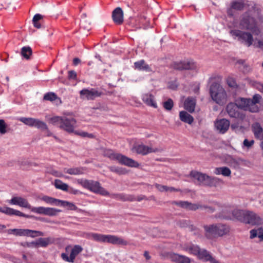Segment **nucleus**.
Wrapping results in <instances>:
<instances>
[{
  "label": "nucleus",
  "mask_w": 263,
  "mask_h": 263,
  "mask_svg": "<svg viewBox=\"0 0 263 263\" xmlns=\"http://www.w3.org/2000/svg\"><path fill=\"white\" fill-rule=\"evenodd\" d=\"M91 238L98 242L109 243L114 245L127 246L128 242L123 238L112 235H104L98 233H91Z\"/></svg>",
  "instance_id": "8"
},
{
  "label": "nucleus",
  "mask_w": 263,
  "mask_h": 263,
  "mask_svg": "<svg viewBox=\"0 0 263 263\" xmlns=\"http://www.w3.org/2000/svg\"><path fill=\"white\" fill-rule=\"evenodd\" d=\"M179 118L181 121L191 124L194 121V118L185 111L179 112Z\"/></svg>",
  "instance_id": "28"
},
{
  "label": "nucleus",
  "mask_w": 263,
  "mask_h": 263,
  "mask_svg": "<svg viewBox=\"0 0 263 263\" xmlns=\"http://www.w3.org/2000/svg\"><path fill=\"white\" fill-rule=\"evenodd\" d=\"M83 250V248L79 245H75L72 249L70 255L71 257V259L74 261L76 256L80 253Z\"/></svg>",
  "instance_id": "39"
},
{
  "label": "nucleus",
  "mask_w": 263,
  "mask_h": 263,
  "mask_svg": "<svg viewBox=\"0 0 263 263\" xmlns=\"http://www.w3.org/2000/svg\"><path fill=\"white\" fill-rule=\"evenodd\" d=\"M135 199H136V200L135 201H142V200H144V199H146V197L145 196H143V195H141V196H138L137 198H136L135 197Z\"/></svg>",
  "instance_id": "61"
},
{
  "label": "nucleus",
  "mask_w": 263,
  "mask_h": 263,
  "mask_svg": "<svg viewBox=\"0 0 263 263\" xmlns=\"http://www.w3.org/2000/svg\"><path fill=\"white\" fill-rule=\"evenodd\" d=\"M104 156L111 160L117 161L122 165L135 168L139 166V164L138 162L121 154L115 153L111 149L106 150L104 152Z\"/></svg>",
  "instance_id": "7"
},
{
  "label": "nucleus",
  "mask_w": 263,
  "mask_h": 263,
  "mask_svg": "<svg viewBox=\"0 0 263 263\" xmlns=\"http://www.w3.org/2000/svg\"><path fill=\"white\" fill-rule=\"evenodd\" d=\"M10 130V128L8 126L5 121L3 119H0V134L4 135Z\"/></svg>",
  "instance_id": "41"
},
{
  "label": "nucleus",
  "mask_w": 263,
  "mask_h": 263,
  "mask_svg": "<svg viewBox=\"0 0 263 263\" xmlns=\"http://www.w3.org/2000/svg\"><path fill=\"white\" fill-rule=\"evenodd\" d=\"M58 98L55 93L54 92H48L44 96V100L53 101L57 99Z\"/></svg>",
  "instance_id": "45"
},
{
  "label": "nucleus",
  "mask_w": 263,
  "mask_h": 263,
  "mask_svg": "<svg viewBox=\"0 0 263 263\" xmlns=\"http://www.w3.org/2000/svg\"><path fill=\"white\" fill-rule=\"evenodd\" d=\"M230 125V121L226 119L217 120L215 122V126L217 130L220 134L226 133L229 128Z\"/></svg>",
  "instance_id": "18"
},
{
  "label": "nucleus",
  "mask_w": 263,
  "mask_h": 263,
  "mask_svg": "<svg viewBox=\"0 0 263 263\" xmlns=\"http://www.w3.org/2000/svg\"><path fill=\"white\" fill-rule=\"evenodd\" d=\"M183 249L190 254L197 256L201 248L198 245L189 244L185 245L183 247Z\"/></svg>",
  "instance_id": "27"
},
{
  "label": "nucleus",
  "mask_w": 263,
  "mask_h": 263,
  "mask_svg": "<svg viewBox=\"0 0 263 263\" xmlns=\"http://www.w3.org/2000/svg\"><path fill=\"white\" fill-rule=\"evenodd\" d=\"M54 240L51 237L47 238H40L36 241L37 247H46L49 244H51L53 242Z\"/></svg>",
  "instance_id": "29"
},
{
  "label": "nucleus",
  "mask_w": 263,
  "mask_h": 263,
  "mask_svg": "<svg viewBox=\"0 0 263 263\" xmlns=\"http://www.w3.org/2000/svg\"><path fill=\"white\" fill-rule=\"evenodd\" d=\"M235 213L237 215V220L245 223L255 226L263 223L262 218L253 212L241 210L236 211Z\"/></svg>",
  "instance_id": "6"
},
{
  "label": "nucleus",
  "mask_w": 263,
  "mask_h": 263,
  "mask_svg": "<svg viewBox=\"0 0 263 263\" xmlns=\"http://www.w3.org/2000/svg\"><path fill=\"white\" fill-rule=\"evenodd\" d=\"M81 62V60L79 58H75L73 59V64L74 65V66H77V65H78Z\"/></svg>",
  "instance_id": "60"
},
{
  "label": "nucleus",
  "mask_w": 263,
  "mask_h": 263,
  "mask_svg": "<svg viewBox=\"0 0 263 263\" xmlns=\"http://www.w3.org/2000/svg\"><path fill=\"white\" fill-rule=\"evenodd\" d=\"M50 122L69 133L75 132L77 120L72 117L55 116L50 119Z\"/></svg>",
  "instance_id": "5"
},
{
  "label": "nucleus",
  "mask_w": 263,
  "mask_h": 263,
  "mask_svg": "<svg viewBox=\"0 0 263 263\" xmlns=\"http://www.w3.org/2000/svg\"><path fill=\"white\" fill-rule=\"evenodd\" d=\"M23 246L24 247H28V248H31V247L37 248V244H36V241H32V242H25L24 243V245H23Z\"/></svg>",
  "instance_id": "53"
},
{
  "label": "nucleus",
  "mask_w": 263,
  "mask_h": 263,
  "mask_svg": "<svg viewBox=\"0 0 263 263\" xmlns=\"http://www.w3.org/2000/svg\"><path fill=\"white\" fill-rule=\"evenodd\" d=\"M190 176L197 180L199 184L206 186L210 176L197 171H192Z\"/></svg>",
  "instance_id": "19"
},
{
  "label": "nucleus",
  "mask_w": 263,
  "mask_h": 263,
  "mask_svg": "<svg viewBox=\"0 0 263 263\" xmlns=\"http://www.w3.org/2000/svg\"><path fill=\"white\" fill-rule=\"evenodd\" d=\"M236 211H241L239 209L232 210L230 206L224 207L221 212H220L217 217L226 220H234L236 219L237 220V215L235 214Z\"/></svg>",
  "instance_id": "14"
},
{
  "label": "nucleus",
  "mask_w": 263,
  "mask_h": 263,
  "mask_svg": "<svg viewBox=\"0 0 263 263\" xmlns=\"http://www.w3.org/2000/svg\"><path fill=\"white\" fill-rule=\"evenodd\" d=\"M231 8L236 10H242L245 6L243 0H237L231 3Z\"/></svg>",
  "instance_id": "35"
},
{
  "label": "nucleus",
  "mask_w": 263,
  "mask_h": 263,
  "mask_svg": "<svg viewBox=\"0 0 263 263\" xmlns=\"http://www.w3.org/2000/svg\"><path fill=\"white\" fill-rule=\"evenodd\" d=\"M226 82L228 85L231 88H237L238 86L235 79L231 77L227 78Z\"/></svg>",
  "instance_id": "46"
},
{
  "label": "nucleus",
  "mask_w": 263,
  "mask_h": 263,
  "mask_svg": "<svg viewBox=\"0 0 263 263\" xmlns=\"http://www.w3.org/2000/svg\"><path fill=\"white\" fill-rule=\"evenodd\" d=\"M173 204L182 208H184L187 210V205L189 204L188 201H173Z\"/></svg>",
  "instance_id": "48"
},
{
  "label": "nucleus",
  "mask_w": 263,
  "mask_h": 263,
  "mask_svg": "<svg viewBox=\"0 0 263 263\" xmlns=\"http://www.w3.org/2000/svg\"><path fill=\"white\" fill-rule=\"evenodd\" d=\"M64 172L70 175H78L84 173L83 168L82 167H75L70 168H64Z\"/></svg>",
  "instance_id": "34"
},
{
  "label": "nucleus",
  "mask_w": 263,
  "mask_h": 263,
  "mask_svg": "<svg viewBox=\"0 0 263 263\" xmlns=\"http://www.w3.org/2000/svg\"><path fill=\"white\" fill-rule=\"evenodd\" d=\"M204 229L207 235L214 237H222L228 234L230 231L229 225L221 223L206 225L204 226Z\"/></svg>",
  "instance_id": "9"
},
{
  "label": "nucleus",
  "mask_w": 263,
  "mask_h": 263,
  "mask_svg": "<svg viewBox=\"0 0 263 263\" xmlns=\"http://www.w3.org/2000/svg\"><path fill=\"white\" fill-rule=\"evenodd\" d=\"M112 18L114 22L117 25H121L123 23V11L120 7H117L113 10Z\"/></svg>",
  "instance_id": "21"
},
{
  "label": "nucleus",
  "mask_w": 263,
  "mask_h": 263,
  "mask_svg": "<svg viewBox=\"0 0 263 263\" xmlns=\"http://www.w3.org/2000/svg\"><path fill=\"white\" fill-rule=\"evenodd\" d=\"M43 16L40 14H36L34 15L32 22H39L40 20H42Z\"/></svg>",
  "instance_id": "55"
},
{
  "label": "nucleus",
  "mask_w": 263,
  "mask_h": 263,
  "mask_svg": "<svg viewBox=\"0 0 263 263\" xmlns=\"http://www.w3.org/2000/svg\"><path fill=\"white\" fill-rule=\"evenodd\" d=\"M163 107L167 110H171L174 106V102L172 99L169 98L163 103Z\"/></svg>",
  "instance_id": "44"
},
{
  "label": "nucleus",
  "mask_w": 263,
  "mask_h": 263,
  "mask_svg": "<svg viewBox=\"0 0 263 263\" xmlns=\"http://www.w3.org/2000/svg\"><path fill=\"white\" fill-rule=\"evenodd\" d=\"M258 237L260 241L263 240V228L253 229L250 231V238H253Z\"/></svg>",
  "instance_id": "33"
},
{
  "label": "nucleus",
  "mask_w": 263,
  "mask_h": 263,
  "mask_svg": "<svg viewBox=\"0 0 263 263\" xmlns=\"http://www.w3.org/2000/svg\"><path fill=\"white\" fill-rule=\"evenodd\" d=\"M135 69L139 70L144 71L146 72L153 71L151 67L145 62L144 60L135 62L134 63Z\"/></svg>",
  "instance_id": "25"
},
{
  "label": "nucleus",
  "mask_w": 263,
  "mask_h": 263,
  "mask_svg": "<svg viewBox=\"0 0 263 263\" xmlns=\"http://www.w3.org/2000/svg\"><path fill=\"white\" fill-rule=\"evenodd\" d=\"M19 120L28 126H34L39 129L48 131L46 124L38 119L32 118L21 117L19 119Z\"/></svg>",
  "instance_id": "13"
},
{
  "label": "nucleus",
  "mask_w": 263,
  "mask_h": 263,
  "mask_svg": "<svg viewBox=\"0 0 263 263\" xmlns=\"http://www.w3.org/2000/svg\"><path fill=\"white\" fill-rule=\"evenodd\" d=\"M78 182L83 187L92 192L105 196L109 195V192L102 187L100 183L98 181L87 179H80L78 180Z\"/></svg>",
  "instance_id": "11"
},
{
  "label": "nucleus",
  "mask_w": 263,
  "mask_h": 263,
  "mask_svg": "<svg viewBox=\"0 0 263 263\" xmlns=\"http://www.w3.org/2000/svg\"><path fill=\"white\" fill-rule=\"evenodd\" d=\"M53 176L57 177H62L63 176V175L62 173L58 172L55 170H52L51 171L50 173Z\"/></svg>",
  "instance_id": "56"
},
{
  "label": "nucleus",
  "mask_w": 263,
  "mask_h": 263,
  "mask_svg": "<svg viewBox=\"0 0 263 263\" xmlns=\"http://www.w3.org/2000/svg\"><path fill=\"white\" fill-rule=\"evenodd\" d=\"M34 26L36 28H40L41 27V24L39 23V22H32Z\"/></svg>",
  "instance_id": "62"
},
{
  "label": "nucleus",
  "mask_w": 263,
  "mask_h": 263,
  "mask_svg": "<svg viewBox=\"0 0 263 263\" xmlns=\"http://www.w3.org/2000/svg\"><path fill=\"white\" fill-rule=\"evenodd\" d=\"M144 256L145 257L146 260H149L151 259V256L149 255V253L148 251H145L144 252Z\"/></svg>",
  "instance_id": "63"
},
{
  "label": "nucleus",
  "mask_w": 263,
  "mask_h": 263,
  "mask_svg": "<svg viewBox=\"0 0 263 263\" xmlns=\"http://www.w3.org/2000/svg\"><path fill=\"white\" fill-rule=\"evenodd\" d=\"M230 33L234 39L237 40L238 42L248 47L253 45V34L250 32L245 31L243 30L233 29L230 31Z\"/></svg>",
  "instance_id": "10"
},
{
  "label": "nucleus",
  "mask_w": 263,
  "mask_h": 263,
  "mask_svg": "<svg viewBox=\"0 0 263 263\" xmlns=\"http://www.w3.org/2000/svg\"><path fill=\"white\" fill-rule=\"evenodd\" d=\"M132 150L133 152H136L137 154L142 155H146L148 154L156 153L158 151V148H153L144 144L136 145L134 146Z\"/></svg>",
  "instance_id": "17"
},
{
  "label": "nucleus",
  "mask_w": 263,
  "mask_h": 263,
  "mask_svg": "<svg viewBox=\"0 0 263 263\" xmlns=\"http://www.w3.org/2000/svg\"><path fill=\"white\" fill-rule=\"evenodd\" d=\"M74 134L77 135H79L82 137H88L89 138H94L95 136L92 134H89L85 132H79L76 131Z\"/></svg>",
  "instance_id": "49"
},
{
  "label": "nucleus",
  "mask_w": 263,
  "mask_h": 263,
  "mask_svg": "<svg viewBox=\"0 0 263 263\" xmlns=\"http://www.w3.org/2000/svg\"><path fill=\"white\" fill-rule=\"evenodd\" d=\"M102 92L98 91L95 88L86 89L84 88L80 92V97L82 99L88 100H93L96 98L100 97Z\"/></svg>",
  "instance_id": "15"
},
{
  "label": "nucleus",
  "mask_w": 263,
  "mask_h": 263,
  "mask_svg": "<svg viewBox=\"0 0 263 263\" xmlns=\"http://www.w3.org/2000/svg\"><path fill=\"white\" fill-rule=\"evenodd\" d=\"M214 173L216 175H222L224 176H230L231 174V171L228 167H216L215 169Z\"/></svg>",
  "instance_id": "32"
},
{
  "label": "nucleus",
  "mask_w": 263,
  "mask_h": 263,
  "mask_svg": "<svg viewBox=\"0 0 263 263\" xmlns=\"http://www.w3.org/2000/svg\"><path fill=\"white\" fill-rule=\"evenodd\" d=\"M108 196L112 198L122 201H135L136 200L134 196L123 193L109 194Z\"/></svg>",
  "instance_id": "23"
},
{
  "label": "nucleus",
  "mask_w": 263,
  "mask_h": 263,
  "mask_svg": "<svg viewBox=\"0 0 263 263\" xmlns=\"http://www.w3.org/2000/svg\"><path fill=\"white\" fill-rule=\"evenodd\" d=\"M255 47L260 48L262 51H263V41L258 40L257 42V44L256 45L254 44Z\"/></svg>",
  "instance_id": "57"
},
{
  "label": "nucleus",
  "mask_w": 263,
  "mask_h": 263,
  "mask_svg": "<svg viewBox=\"0 0 263 263\" xmlns=\"http://www.w3.org/2000/svg\"><path fill=\"white\" fill-rule=\"evenodd\" d=\"M9 234H12L16 236H30L34 238L37 236H43L44 233L42 232L23 229H13L8 231Z\"/></svg>",
  "instance_id": "12"
},
{
  "label": "nucleus",
  "mask_w": 263,
  "mask_h": 263,
  "mask_svg": "<svg viewBox=\"0 0 263 263\" xmlns=\"http://www.w3.org/2000/svg\"><path fill=\"white\" fill-rule=\"evenodd\" d=\"M167 192H181V190L179 189H176L174 187H169L167 186Z\"/></svg>",
  "instance_id": "58"
},
{
  "label": "nucleus",
  "mask_w": 263,
  "mask_h": 263,
  "mask_svg": "<svg viewBox=\"0 0 263 263\" xmlns=\"http://www.w3.org/2000/svg\"><path fill=\"white\" fill-rule=\"evenodd\" d=\"M202 209L208 210V211L210 213H213L215 211V209L213 208L206 205H202Z\"/></svg>",
  "instance_id": "59"
},
{
  "label": "nucleus",
  "mask_w": 263,
  "mask_h": 263,
  "mask_svg": "<svg viewBox=\"0 0 263 263\" xmlns=\"http://www.w3.org/2000/svg\"><path fill=\"white\" fill-rule=\"evenodd\" d=\"M261 97L259 94H255L252 99L239 98L235 100V103H229L226 107V111L231 118H239L241 115L239 108L251 112H257L259 111L257 104L260 102Z\"/></svg>",
  "instance_id": "1"
},
{
  "label": "nucleus",
  "mask_w": 263,
  "mask_h": 263,
  "mask_svg": "<svg viewBox=\"0 0 263 263\" xmlns=\"http://www.w3.org/2000/svg\"><path fill=\"white\" fill-rule=\"evenodd\" d=\"M9 203L12 205H17L20 206L28 209L31 212L49 216H55L61 212V210L49 207H32L29 203L27 200L21 197H13L9 201Z\"/></svg>",
  "instance_id": "2"
},
{
  "label": "nucleus",
  "mask_w": 263,
  "mask_h": 263,
  "mask_svg": "<svg viewBox=\"0 0 263 263\" xmlns=\"http://www.w3.org/2000/svg\"><path fill=\"white\" fill-rule=\"evenodd\" d=\"M174 69L178 70L194 69L196 68V64L192 61H183L176 62L172 64Z\"/></svg>",
  "instance_id": "16"
},
{
  "label": "nucleus",
  "mask_w": 263,
  "mask_h": 263,
  "mask_svg": "<svg viewBox=\"0 0 263 263\" xmlns=\"http://www.w3.org/2000/svg\"><path fill=\"white\" fill-rule=\"evenodd\" d=\"M172 259L178 263H190V259L189 257L177 254H173Z\"/></svg>",
  "instance_id": "31"
},
{
  "label": "nucleus",
  "mask_w": 263,
  "mask_h": 263,
  "mask_svg": "<svg viewBox=\"0 0 263 263\" xmlns=\"http://www.w3.org/2000/svg\"><path fill=\"white\" fill-rule=\"evenodd\" d=\"M212 100L220 106L224 105L228 100V95L224 88L218 83H213L209 90Z\"/></svg>",
  "instance_id": "3"
},
{
  "label": "nucleus",
  "mask_w": 263,
  "mask_h": 263,
  "mask_svg": "<svg viewBox=\"0 0 263 263\" xmlns=\"http://www.w3.org/2000/svg\"><path fill=\"white\" fill-rule=\"evenodd\" d=\"M54 186L58 189L64 191H68V185L65 183H63L61 180L55 179L54 181Z\"/></svg>",
  "instance_id": "40"
},
{
  "label": "nucleus",
  "mask_w": 263,
  "mask_h": 263,
  "mask_svg": "<svg viewBox=\"0 0 263 263\" xmlns=\"http://www.w3.org/2000/svg\"><path fill=\"white\" fill-rule=\"evenodd\" d=\"M42 200L44 201L47 203L55 205H60V200L55 199L52 197H50L48 196H44L41 198Z\"/></svg>",
  "instance_id": "37"
},
{
  "label": "nucleus",
  "mask_w": 263,
  "mask_h": 263,
  "mask_svg": "<svg viewBox=\"0 0 263 263\" xmlns=\"http://www.w3.org/2000/svg\"><path fill=\"white\" fill-rule=\"evenodd\" d=\"M155 186L157 189H158L159 191L161 192L164 191L167 192V186L156 183L155 184Z\"/></svg>",
  "instance_id": "50"
},
{
  "label": "nucleus",
  "mask_w": 263,
  "mask_h": 263,
  "mask_svg": "<svg viewBox=\"0 0 263 263\" xmlns=\"http://www.w3.org/2000/svg\"><path fill=\"white\" fill-rule=\"evenodd\" d=\"M198 259L203 261H209L211 263H220L212 257L211 253L204 249H201L197 256Z\"/></svg>",
  "instance_id": "20"
},
{
  "label": "nucleus",
  "mask_w": 263,
  "mask_h": 263,
  "mask_svg": "<svg viewBox=\"0 0 263 263\" xmlns=\"http://www.w3.org/2000/svg\"><path fill=\"white\" fill-rule=\"evenodd\" d=\"M196 105V99L193 97H188L184 101V107L190 112H193L195 110Z\"/></svg>",
  "instance_id": "26"
},
{
  "label": "nucleus",
  "mask_w": 263,
  "mask_h": 263,
  "mask_svg": "<svg viewBox=\"0 0 263 263\" xmlns=\"http://www.w3.org/2000/svg\"><path fill=\"white\" fill-rule=\"evenodd\" d=\"M254 143V141L253 140L249 141L247 139H245L243 142V146L247 147V148L251 147Z\"/></svg>",
  "instance_id": "51"
},
{
  "label": "nucleus",
  "mask_w": 263,
  "mask_h": 263,
  "mask_svg": "<svg viewBox=\"0 0 263 263\" xmlns=\"http://www.w3.org/2000/svg\"><path fill=\"white\" fill-rule=\"evenodd\" d=\"M143 102L148 106L157 108V105L155 101L154 96L151 93H145L142 97Z\"/></svg>",
  "instance_id": "24"
},
{
  "label": "nucleus",
  "mask_w": 263,
  "mask_h": 263,
  "mask_svg": "<svg viewBox=\"0 0 263 263\" xmlns=\"http://www.w3.org/2000/svg\"><path fill=\"white\" fill-rule=\"evenodd\" d=\"M61 257L64 260H65L67 262H72V263H73L74 262L73 259H71V256L70 255L69 257H68V255L65 253H62Z\"/></svg>",
  "instance_id": "52"
},
{
  "label": "nucleus",
  "mask_w": 263,
  "mask_h": 263,
  "mask_svg": "<svg viewBox=\"0 0 263 263\" xmlns=\"http://www.w3.org/2000/svg\"><path fill=\"white\" fill-rule=\"evenodd\" d=\"M109 170L110 171L119 175H125L128 173V171L125 168L119 166H111L109 167Z\"/></svg>",
  "instance_id": "36"
},
{
  "label": "nucleus",
  "mask_w": 263,
  "mask_h": 263,
  "mask_svg": "<svg viewBox=\"0 0 263 263\" xmlns=\"http://www.w3.org/2000/svg\"><path fill=\"white\" fill-rule=\"evenodd\" d=\"M71 192H72L74 194H76L78 193V191L77 190H72Z\"/></svg>",
  "instance_id": "64"
},
{
  "label": "nucleus",
  "mask_w": 263,
  "mask_h": 263,
  "mask_svg": "<svg viewBox=\"0 0 263 263\" xmlns=\"http://www.w3.org/2000/svg\"><path fill=\"white\" fill-rule=\"evenodd\" d=\"M239 28L241 30L250 31L254 35H259L261 32L255 18L249 14H243L239 21Z\"/></svg>",
  "instance_id": "4"
},
{
  "label": "nucleus",
  "mask_w": 263,
  "mask_h": 263,
  "mask_svg": "<svg viewBox=\"0 0 263 263\" xmlns=\"http://www.w3.org/2000/svg\"><path fill=\"white\" fill-rule=\"evenodd\" d=\"M252 129L256 138L261 140L263 137V129L258 124L252 126Z\"/></svg>",
  "instance_id": "30"
},
{
  "label": "nucleus",
  "mask_w": 263,
  "mask_h": 263,
  "mask_svg": "<svg viewBox=\"0 0 263 263\" xmlns=\"http://www.w3.org/2000/svg\"><path fill=\"white\" fill-rule=\"evenodd\" d=\"M22 55L26 59L32 54V49L30 47H23L21 50Z\"/></svg>",
  "instance_id": "43"
},
{
  "label": "nucleus",
  "mask_w": 263,
  "mask_h": 263,
  "mask_svg": "<svg viewBox=\"0 0 263 263\" xmlns=\"http://www.w3.org/2000/svg\"><path fill=\"white\" fill-rule=\"evenodd\" d=\"M0 212L5 213L8 215H16L20 217H23L26 218L30 217V216L26 215L20 211L14 210L9 207H1L0 206Z\"/></svg>",
  "instance_id": "22"
},
{
  "label": "nucleus",
  "mask_w": 263,
  "mask_h": 263,
  "mask_svg": "<svg viewBox=\"0 0 263 263\" xmlns=\"http://www.w3.org/2000/svg\"><path fill=\"white\" fill-rule=\"evenodd\" d=\"M68 79H76L77 74L74 70H70L68 71Z\"/></svg>",
  "instance_id": "54"
},
{
  "label": "nucleus",
  "mask_w": 263,
  "mask_h": 263,
  "mask_svg": "<svg viewBox=\"0 0 263 263\" xmlns=\"http://www.w3.org/2000/svg\"><path fill=\"white\" fill-rule=\"evenodd\" d=\"M202 209V205L199 203H192L189 202L187 210L196 211L197 209Z\"/></svg>",
  "instance_id": "47"
},
{
  "label": "nucleus",
  "mask_w": 263,
  "mask_h": 263,
  "mask_svg": "<svg viewBox=\"0 0 263 263\" xmlns=\"http://www.w3.org/2000/svg\"><path fill=\"white\" fill-rule=\"evenodd\" d=\"M60 205L63 207H67L68 210H76L77 207L72 202L60 200Z\"/></svg>",
  "instance_id": "42"
},
{
  "label": "nucleus",
  "mask_w": 263,
  "mask_h": 263,
  "mask_svg": "<svg viewBox=\"0 0 263 263\" xmlns=\"http://www.w3.org/2000/svg\"><path fill=\"white\" fill-rule=\"evenodd\" d=\"M222 182V180L217 177H213L209 176L208 182L206 186L212 187H216L218 186L220 183Z\"/></svg>",
  "instance_id": "38"
}]
</instances>
